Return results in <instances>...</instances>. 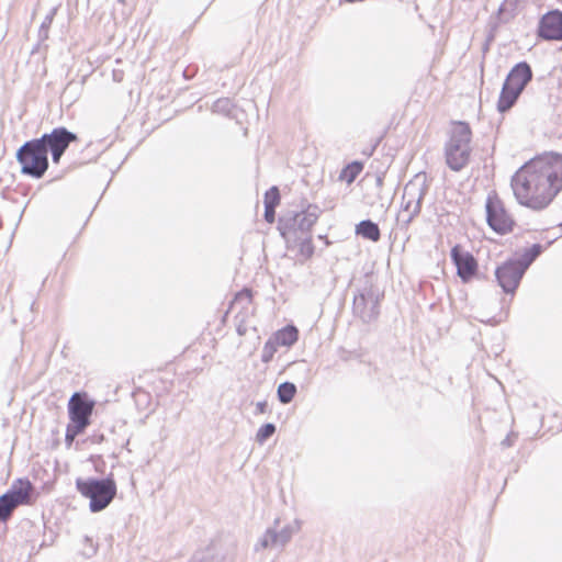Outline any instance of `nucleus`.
<instances>
[{"label": "nucleus", "mask_w": 562, "mask_h": 562, "mask_svg": "<svg viewBox=\"0 0 562 562\" xmlns=\"http://www.w3.org/2000/svg\"><path fill=\"white\" fill-rule=\"evenodd\" d=\"M280 202V194L277 187L270 188L265 194V206H271L276 209V206Z\"/></svg>", "instance_id": "nucleus-26"}, {"label": "nucleus", "mask_w": 562, "mask_h": 562, "mask_svg": "<svg viewBox=\"0 0 562 562\" xmlns=\"http://www.w3.org/2000/svg\"><path fill=\"white\" fill-rule=\"evenodd\" d=\"M559 227L561 228V234H560V236H562V223L559 225Z\"/></svg>", "instance_id": "nucleus-37"}, {"label": "nucleus", "mask_w": 562, "mask_h": 562, "mask_svg": "<svg viewBox=\"0 0 562 562\" xmlns=\"http://www.w3.org/2000/svg\"><path fill=\"white\" fill-rule=\"evenodd\" d=\"M318 218V214L316 212V207L312 211L311 207L306 211L294 214L293 217L282 220V224L284 231L282 235L285 236L286 233H296L301 232L302 234H307Z\"/></svg>", "instance_id": "nucleus-13"}, {"label": "nucleus", "mask_w": 562, "mask_h": 562, "mask_svg": "<svg viewBox=\"0 0 562 562\" xmlns=\"http://www.w3.org/2000/svg\"><path fill=\"white\" fill-rule=\"evenodd\" d=\"M510 186L520 205L547 209L562 191V155L547 153L529 160L514 173Z\"/></svg>", "instance_id": "nucleus-1"}, {"label": "nucleus", "mask_w": 562, "mask_h": 562, "mask_svg": "<svg viewBox=\"0 0 562 562\" xmlns=\"http://www.w3.org/2000/svg\"><path fill=\"white\" fill-rule=\"evenodd\" d=\"M472 131L468 123L456 122L445 145V158L453 171H461L470 161Z\"/></svg>", "instance_id": "nucleus-3"}, {"label": "nucleus", "mask_w": 562, "mask_h": 562, "mask_svg": "<svg viewBox=\"0 0 562 562\" xmlns=\"http://www.w3.org/2000/svg\"><path fill=\"white\" fill-rule=\"evenodd\" d=\"M120 3L124 4L125 0H117Z\"/></svg>", "instance_id": "nucleus-36"}, {"label": "nucleus", "mask_w": 562, "mask_h": 562, "mask_svg": "<svg viewBox=\"0 0 562 562\" xmlns=\"http://www.w3.org/2000/svg\"><path fill=\"white\" fill-rule=\"evenodd\" d=\"M296 393L295 384L291 382H283L278 386V398L282 404H289Z\"/></svg>", "instance_id": "nucleus-22"}, {"label": "nucleus", "mask_w": 562, "mask_h": 562, "mask_svg": "<svg viewBox=\"0 0 562 562\" xmlns=\"http://www.w3.org/2000/svg\"><path fill=\"white\" fill-rule=\"evenodd\" d=\"M520 0H504L497 10V18L505 23L512 20L518 10Z\"/></svg>", "instance_id": "nucleus-19"}, {"label": "nucleus", "mask_w": 562, "mask_h": 562, "mask_svg": "<svg viewBox=\"0 0 562 562\" xmlns=\"http://www.w3.org/2000/svg\"><path fill=\"white\" fill-rule=\"evenodd\" d=\"M356 233L357 235L362 236L363 238H367L371 241H378L381 237L380 228L378 224L370 220L361 221L356 226Z\"/></svg>", "instance_id": "nucleus-18"}, {"label": "nucleus", "mask_w": 562, "mask_h": 562, "mask_svg": "<svg viewBox=\"0 0 562 562\" xmlns=\"http://www.w3.org/2000/svg\"><path fill=\"white\" fill-rule=\"evenodd\" d=\"M190 562H213V553L210 548L196 551Z\"/></svg>", "instance_id": "nucleus-27"}, {"label": "nucleus", "mask_w": 562, "mask_h": 562, "mask_svg": "<svg viewBox=\"0 0 562 562\" xmlns=\"http://www.w3.org/2000/svg\"><path fill=\"white\" fill-rule=\"evenodd\" d=\"M301 529V521L295 519L292 524L284 526L281 530L277 531L276 528H268L259 541L255 546V550L285 547L292 537Z\"/></svg>", "instance_id": "nucleus-9"}, {"label": "nucleus", "mask_w": 562, "mask_h": 562, "mask_svg": "<svg viewBox=\"0 0 562 562\" xmlns=\"http://www.w3.org/2000/svg\"><path fill=\"white\" fill-rule=\"evenodd\" d=\"M274 215H276V209H273L271 206H265V220L268 223L274 222Z\"/></svg>", "instance_id": "nucleus-32"}, {"label": "nucleus", "mask_w": 562, "mask_h": 562, "mask_svg": "<svg viewBox=\"0 0 562 562\" xmlns=\"http://www.w3.org/2000/svg\"><path fill=\"white\" fill-rule=\"evenodd\" d=\"M56 13V8H54L44 19V21L42 22L41 24V27H40V35L43 37V38H47L48 37V29L49 26L52 25V22H53V19H54V15Z\"/></svg>", "instance_id": "nucleus-28"}, {"label": "nucleus", "mask_w": 562, "mask_h": 562, "mask_svg": "<svg viewBox=\"0 0 562 562\" xmlns=\"http://www.w3.org/2000/svg\"><path fill=\"white\" fill-rule=\"evenodd\" d=\"M532 76L530 65L526 61H520L510 69L504 82L516 89V91L522 92L531 81Z\"/></svg>", "instance_id": "nucleus-15"}, {"label": "nucleus", "mask_w": 562, "mask_h": 562, "mask_svg": "<svg viewBox=\"0 0 562 562\" xmlns=\"http://www.w3.org/2000/svg\"><path fill=\"white\" fill-rule=\"evenodd\" d=\"M314 251L312 241L310 237H306L301 243V252L306 254L307 256H311Z\"/></svg>", "instance_id": "nucleus-30"}, {"label": "nucleus", "mask_w": 562, "mask_h": 562, "mask_svg": "<svg viewBox=\"0 0 562 562\" xmlns=\"http://www.w3.org/2000/svg\"><path fill=\"white\" fill-rule=\"evenodd\" d=\"M525 272L514 260H508L495 271V277L505 293H515Z\"/></svg>", "instance_id": "nucleus-11"}, {"label": "nucleus", "mask_w": 562, "mask_h": 562, "mask_svg": "<svg viewBox=\"0 0 562 562\" xmlns=\"http://www.w3.org/2000/svg\"><path fill=\"white\" fill-rule=\"evenodd\" d=\"M485 207L487 224L493 231L498 234L512 232L514 220L506 212L503 202L497 196L488 195Z\"/></svg>", "instance_id": "nucleus-8"}, {"label": "nucleus", "mask_w": 562, "mask_h": 562, "mask_svg": "<svg viewBox=\"0 0 562 562\" xmlns=\"http://www.w3.org/2000/svg\"><path fill=\"white\" fill-rule=\"evenodd\" d=\"M520 94V91H516V89L504 82L497 102V110L501 113L508 111L516 103Z\"/></svg>", "instance_id": "nucleus-16"}, {"label": "nucleus", "mask_w": 562, "mask_h": 562, "mask_svg": "<svg viewBox=\"0 0 562 562\" xmlns=\"http://www.w3.org/2000/svg\"><path fill=\"white\" fill-rule=\"evenodd\" d=\"M232 103L229 99H218L213 104V111L218 113H228L231 111Z\"/></svg>", "instance_id": "nucleus-29"}, {"label": "nucleus", "mask_w": 562, "mask_h": 562, "mask_svg": "<svg viewBox=\"0 0 562 562\" xmlns=\"http://www.w3.org/2000/svg\"><path fill=\"white\" fill-rule=\"evenodd\" d=\"M236 329L239 336H244L247 331V327L244 323H239Z\"/></svg>", "instance_id": "nucleus-34"}, {"label": "nucleus", "mask_w": 562, "mask_h": 562, "mask_svg": "<svg viewBox=\"0 0 562 562\" xmlns=\"http://www.w3.org/2000/svg\"><path fill=\"white\" fill-rule=\"evenodd\" d=\"M451 259L457 267V273L462 281H469L476 272L477 262L473 255L456 245L451 249Z\"/></svg>", "instance_id": "nucleus-14"}, {"label": "nucleus", "mask_w": 562, "mask_h": 562, "mask_svg": "<svg viewBox=\"0 0 562 562\" xmlns=\"http://www.w3.org/2000/svg\"><path fill=\"white\" fill-rule=\"evenodd\" d=\"M235 301L236 302L245 301L247 304H249L251 301V294L248 290H244L236 295Z\"/></svg>", "instance_id": "nucleus-31"}, {"label": "nucleus", "mask_w": 562, "mask_h": 562, "mask_svg": "<svg viewBox=\"0 0 562 562\" xmlns=\"http://www.w3.org/2000/svg\"><path fill=\"white\" fill-rule=\"evenodd\" d=\"M77 139V135L66 127H56L40 138L25 142L16 151L21 172L35 179L42 178L48 169V151L53 162L58 164L69 145Z\"/></svg>", "instance_id": "nucleus-2"}, {"label": "nucleus", "mask_w": 562, "mask_h": 562, "mask_svg": "<svg viewBox=\"0 0 562 562\" xmlns=\"http://www.w3.org/2000/svg\"><path fill=\"white\" fill-rule=\"evenodd\" d=\"M93 408L94 402L88 400L86 395L75 393L68 403L70 422L87 428L90 424Z\"/></svg>", "instance_id": "nucleus-12"}, {"label": "nucleus", "mask_w": 562, "mask_h": 562, "mask_svg": "<svg viewBox=\"0 0 562 562\" xmlns=\"http://www.w3.org/2000/svg\"><path fill=\"white\" fill-rule=\"evenodd\" d=\"M268 404L267 402H258L256 404V414H265L267 412Z\"/></svg>", "instance_id": "nucleus-33"}, {"label": "nucleus", "mask_w": 562, "mask_h": 562, "mask_svg": "<svg viewBox=\"0 0 562 562\" xmlns=\"http://www.w3.org/2000/svg\"><path fill=\"white\" fill-rule=\"evenodd\" d=\"M76 487L83 497L90 499L89 508L92 513L105 509L116 495V484L111 477H78Z\"/></svg>", "instance_id": "nucleus-4"}, {"label": "nucleus", "mask_w": 562, "mask_h": 562, "mask_svg": "<svg viewBox=\"0 0 562 562\" xmlns=\"http://www.w3.org/2000/svg\"><path fill=\"white\" fill-rule=\"evenodd\" d=\"M85 429H86V427L79 426L78 424L70 422L67 425L66 435H65V440H66L67 445L70 446L72 443V441L75 440V438L78 435H80Z\"/></svg>", "instance_id": "nucleus-24"}, {"label": "nucleus", "mask_w": 562, "mask_h": 562, "mask_svg": "<svg viewBox=\"0 0 562 562\" xmlns=\"http://www.w3.org/2000/svg\"><path fill=\"white\" fill-rule=\"evenodd\" d=\"M299 338V330L293 325H288L284 328L278 330L272 339L278 346L291 347Z\"/></svg>", "instance_id": "nucleus-17"}, {"label": "nucleus", "mask_w": 562, "mask_h": 562, "mask_svg": "<svg viewBox=\"0 0 562 562\" xmlns=\"http://www.w3.org/2000/svg\"><path fill=\"white\" fill-rule=\"evenodd\" d=\"M277 344L276 341L270 338L266 341L262 352H261V361L265 363H268L272 360L274 353L277 352Z\"/></svg>", "instance_id": "nucleus-23"}, {"label": "nucleus", "mask_w": 562, "mask_h": 562, "mask_svg": "<svg viewBox=\"0 0 562 562\" xmlns=\"http://www.w3.org/2000/svg\"><path fill=\"white\" fill-rule=\"evenodd\" d=\"M276 432V426L271 423L265 424L259 428L256 435V440L259 443H263Z\"/></svg>", "instance_id": "nucleus-25"}, {"label": "nucleus", "mask_w": 562, "mask_h": 562, "mask_svg": "<svg viewBox=\"0 0 562 562\" xmlns=\"http://www.w3.org/2000/svg\"><path fill=\"white\" fill-rule=\"evenodd\" d=\"M381 297L380 292L372 285H364L353 297V313L364 323L374 321L380 313L379 304Z\"/></svg>", "instance_id": "nucleus-7"}, {"label": "nucleus", "mask_w": 562, "mask_h": 562, "mask_svg": "<svg viewBox=\"0 0 562 562\" xmlns=\"http://www.w3.org/2000/svg\"><path fill=\"white\" fill-rule=\"evenodd\" d=\"M543 248L539 244L532 245L530 248L526 249L521 257L517 260H515L520 268H522V271L526 272V270L529 268V266L537 259V257L540 256Z\"/></svg>", "instance_id": "nucleus-20"}, {"label": "nucleus", "mask_w": 562, "mask_h": 562, "mask_svg": "<svg viewBox=\"0 0 562 562\" xmlns=\"http://www.w3.org/2000/svg\"><path fill=\"white\" fill-rule=\"evenodd\" d=\"M427 191L428 184L426 176L423 173L416 175L405 184L402 196L403 212L407 214L404 220L405 225H408L420 213L422 202Z\"/></svg>", "instance_id": "nucleus-5"}, {"label": "nucleus", "mask_w": 562, "mask_h": 562, "mask_svg": "<svg viewBox=\"0 0 562 562\" xmlns=\"http://www.w3.org/2000/svg\"><path fill=\"white\" fill-rule=\"evenodd\" d=\"M537 35L544 41H562V11L554 9L544 13L539 20Z\"/></svg>", "instance_id": "nucleus-10"}, {"label": "nucleus", "mask_w": 562, "mask_h": 562, "mask_svg": "<svg viewBox=\"0 0 562 562\" xmlns=\"http://www.w3.org/2000/svg\"><path fill=\"white\" fill-rule=\"evenodd\" d=\"M361 170L362 165L360 162H351L340 171L339 179L350 184L356 180Z\"/></svg>", "instance_id": "nucleus-21"}, {"label": "nucleus", "mask_w": 562, "mask_h": 562, "mask_svg": "<svg viewBox=\"0 0 562 562\" xmlns=\"http://www.w3.org/2000/svg\"><path fill=\"white\" fill-rule=\"evenodd\" d=\"M513 445V438L510 435H508L503 441H502V446L503 447H510Z\"/></svg>", "instance_id": "nucleus-35"}, {"label": "nucleus", "mask_w": 562, "mask_h": 562, "mask_svg": "<svg viewBox=\"0 0 562 562\" xmlns=\"http://www.w3.org/2000/svg\"><path fill=\"white\" fill-rule=\"evenodd\" d=\"M279 524V519H276L274 520V526H277Z\"/></svg>", "instance_id": "nucleus-38"}, {"label": "nucleus", "mask_w": 562, "mask_h": 562, "mask_svg": "<svg viewBox=\"0 0 562 562\" xmlns=\"http://www.w3.org/2000/svg\"><path fill=\"white\" fill-rule=\"evenodd\" d=\"M33 486L29 480H16L10 490L0 496V521H5L13 510L22 504H29Z\"/></svg>", "instance_id": "nucleus-6"}]
</instances>
